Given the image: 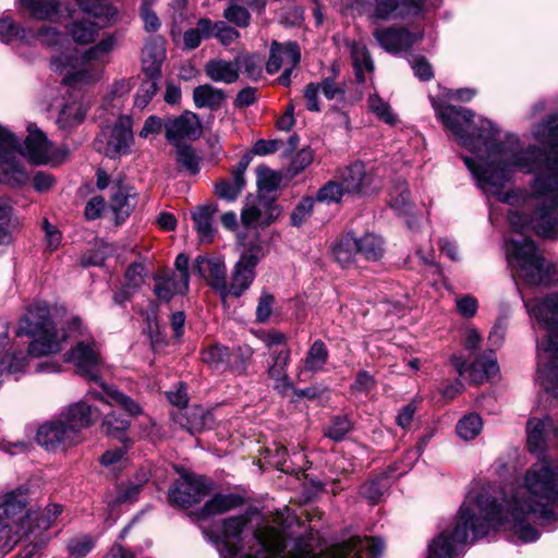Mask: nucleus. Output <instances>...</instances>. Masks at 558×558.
Listing matches in <instances>:
<instances>
[{
	"mask_svg": "<svg viewBox=\"0 0 558 558\" xmlns=\"http://www.w3.org/2000/svg\"><path fill=\"white\" fill-rule=\"evenodd\" d=\"M437 117L462 147L473 154L463 157L477 186L487 197L524 211L509 213V225L518 238L506 244V256L514 278L529 286L558 281V270L547 263L534 242L523 233L534 230L546 239L558 238V124L556 118L541 125L536 138L548 151L530 146L524 148L515 136L499 142L498 129L486 119L473 125L469 109L445 105Z\"/></svg>",
	"mask_w": 558,
	"mask_h": 558,
	"instance_id": "nucleus-1",
	"label": "nucleus"
},
{
	"mask_svg": "<svg viewBox=\"0 0 558 558\" xmlns=\"http://www.w3.org/2000/svg\"><path fill=\"white\" fill-rule=\"evenodd\" d=\"M558 504V465L547 458L533 463L509 492L483 488L470 493L461 505L454 524L437 536L427 558H453L458 548L486 536L492 527L505 525L522 542L539 537L531 520L554 518Z\"/></svg>",
	"mask_w": 558,
	"mask_h": 558,
	"instance_id": "nucleus-2",
	"label": "nucleus"
},
{
	"mask_svg": "<svg viewBox=\"0 0 558 558\" xmlns=\"http://www.w3.org/2000/svg\"><path fill=\"white\" fill-rule=\"evenodd\" d=\"M251 515L245 512L223 519L217 527L218 537L225 545V558H283L284 539L275 527L253 531ZM385 543L377 537H352L341 544L332 545L318 555L298 545L289 558H363L383 554Z\"/></svg>",
	"mask_w": 558,
	"mask_h": 558,
	"instance_id": "nucleus-3",
	"label": "nucleus"
},
{
	"mask_svg": "<svg viewBox=\"0 0 558 558\" xmlns=\"http://www.w3.org/2000/svg\"><path fill=\"white\" fill-rule=\"evenodd\" d=\"M21 5L36 20H53L59 13L61 0H20ZM87 17L75 20L68 28L71 38L78 45L95 43L99 31L116 22L118 10L100 0H77Z\"/></svg>",
	"mask_w": 558,
	"mask_h": 558,
	"instance_id": "nucleus-4",
	"label": "nucleus"
},
{
	"mask_svg": "<svg viewBox=\"0 0 558 558\" xmlns=\"http://www.w3.org/2000/svg\"><path fill=\"white\" fill-rule=\"evenodd\" d=\"M531 316L546 330L538 343L537 380L547 393L558 396V293L541 302H526Z\"/></svg>",
	"mask_w": 558,
	"mask_h": 558,
	"instance_id": "nucleus-5",
	"label": "nucleus"
},
{
	"mask_svg": "<svg viewBox=\"0 0 558 558\" xmlns=\"http://www.w3.org/2000/svg\"><path fill=\"white\" fill-rule=\"evenodd\" d=\"M84 325L78 317H73L68 323V329L57 330L49 316V308L44 302H35L25 315L20 319L16 329L17 336L27 335L33 337L29 343L32 356L49 355L59 352L66 338L83 336Z\"/></svg>",
	"mask_w": 558,
	"mask_h": 558,
	"instance_id": "nucleus-6",
	"label": "nucleus"
},
{
	"mask_svg": "<svg viewBox=\"0 0 558 558\" xmlns=\"http://www.w3.org/2000/svg\"><path fill=\"white\" fill-rule=\"evenodd\" d=\"M117 46L116 35L108 34L82 52L53 57L51 65L60 72L62 81L68 85L94 84L101 78Z\"/></svg>",
	"mask_w": 558,
	"mask_h": 558,
	"instance_id": "nucleus-7",
	"label": "nucleus"
},
{
	"mask_svg": "<svg viewBox=\"0 0 558 558\" xmlns=\"http://www.w3.org/2000/svg\"><path fill=\"white\" fill-rule=\"evenodd\" d=\"M66 361L73 363L78 373L88 381L99 383L100 390L90 389L86 393V398L99 399L109 405H119L130 415L141 413L142 409L137 402L100 381L104 363L94 341H78L66 353Z\"/></svg>",
	"mask_w": 558,
	"mask_h": 558,
	"instance_id": "nucleus-8",
	"label": "nucleus"
},
{
	"mask_svg": "<svg viewBox=\"0 0 558 558\" xmlns=\"http://www.w3.org/2000/svg\"><path fill=\"white\" fill-rule=\"evenodd\" d=\"M28 135L25 138L21 154L35 165H58L69 156L65 147H56L35 124L27 126Z\"/></svg>",
	"mask_w": 558,
	"mask_h": 558,
	"instance_id": "nucleus-9",
	"label": "nucleus"
},
{
	"mask_svg": "<svg viewBox=\"0 0 558 558\" xmlns=\"http://www.w3.org/2000/svg\"><path fill=\"white\" fill-rule=\"evenodd\" d=\"M266 251L260 244H254L241 255L231 271V281L223 291L222 299L240 298L253 283L257 264L265 257Z\"/></svg>",
	"mask_w": 558,
	"mask_h": 558,
	"instance_id": "nucleus-10",
	"label": "nucleus"
},
{
	"mask_svg": "<svg viewBox=\"0 0 558 558\" xmlns=\"http://www.w3.org/2000/svg\"><path fill=\"white\" fill-rule=\"evenodd\" d=\"M132 123L131 117L120 116L108 132L102 131L96 142L97 149L102 150L111 159L130 154L134 144Z\"/></svg>",
	"mask_w": 558,
	"mask_h": 558,
	"instance_id": "nucleus-11",
	"label": "nucleus"
},
{
	"mask_svg": "<svg viewBox=\"0 0 558 558\" xmlns=\"http://www.w3.org/2000/svg\"><path fill=\"white\" fill-rule=\"evenodd\" d=\"M20 143L13 133L0 126V180L8 184L21 185L27 174L16 160Z\"/></svg>",
	"mask_w": 558,
	"mask_h": 558,
	"instance_id": "nucleus-12",
	"label": "nucleus"
},
{
	"mask_svg": "<svg viewBox=\"0 0 558 558\" xmlns=\"http://www.w3.org/2000/svg\"><path fill=\"white\" fill-rule=\"evenodd\" d=\"M36 441L47 451L56 452L65 450L76 445L80 440L58 415L38 426Z\"/></svg>",
	"mask_w": 558,
	"mask_h": 558,
	"instance_id": "nucleus-13",
	"label": "nucleus"
},
{
	"mask_svg": "<svg viewBox=\"0 0 558 558\" xmlns=\"http://www.w3.org/2000/svg\"><path fill=\"white\" fill-rule=\"evenodd\" d=\"M210 490L209 482L194 474H186L181 482L169 493V498L173 504L181 507H189L199 502Z\"/></svg>",
	"mask_w": 558,
	"mask_h": 558,
	"instance_id": "nucleus-14",
	"label": "nucleus"
},
{
	"mask_svg": "<svg viewBox=\"0 0 558 558\" xmlns=\"http://www.w3.org/2000/svg\"><path fill=\"white\" fill-rule=\"evenodd\" d=\"M348 195H365L373 190L374 175L363 162L356 161L336 172Z\"/></svg>",
	"mask_w": 558,
	"mask_h": 558,
	"instance_id": "nucleus-15",
	"label": "nucleus"
},
{
	"mask_svg": "<svg viewBox=\"0 0 558 558\" xmlns=\"http://www.w3.org/2000/svg\"><path fill=\"white\" fill-rule=\"evenodd\" d=\"M165 132L166 138L174 146H179L184 140H197L202 135V123L195 113L185 111L165 121Z\"/></svg>",
	"mask_w": 558,
	"mask_h": 558,
	"instance_id": "nucleus-16",
	"label": "nucleus"
},
{
	"mask_svg": "<svg viewBox=\"0 0 558 558\" xmlns=\"http://www.w3.org/2000/svg\"><path fill=\"white\" fill-rule=\"evenodd\" d=\"M527 448L534 454H543L558 437V430L550 417H532L526 424Z\"/></svg>",
	"mask_w": 558,
	"mask_h": 558,
	"instance_id": "nucleus-17",
	"label": "nucleus"
},
{
	"mask_svg": "<svg viewBox=\"0 0 558 558\" xmlns=\"http://www.w3.org/2000/svg\"><path fill=\"white\" fill-rule=\"evenodd\" d=\"M25 497L19 493H10L0 505V542L13 541V530H17V522L23 519Z\"/></svg>",
	"mask_w": 558,
	"mask_h": 558,
	"instance_id": "nucleus-18",
	"label": "nucleus"
},
{
	"mask_svg": "<svg viewBox=\"0 0 558 558\" xmlns=\"http://www.w3.org/2000/svg\"><path fill=\"white\" fill-rule=\"evenodd\" d=\"M374 37L378 44L392 53L405 51L423 38L422 32H410L408 28H377Z\"/></svg>",
	"mask_w": 558,
	"mask_h": 558,
	"instance_id": "nucleus-19",
	"label": "nucleus"
},
{
	"mask_svg": "<svg viewBox=\"0 0 558 558\" xmlns=\"http://www.w3.org/2000/svg\"><path fill=\"white\" fill-rule=\"evenodd\" d=\"M427 3L435 7L437 0H375L371 17L374 21H386L393 15L417 14Z\"/></svg>",
	"mask_w": 558,
	"mask_h": 558,
	"instance_id": "nucleus-20",
	"label": "nucleus"
},
{
	"mask_svg": "<svg viewBox=\"0 0 558 558\" xmlns=\"http://www.w3.org/2000/svg\"><path fill=\"white\" fill-rule=\"evenodd\" d=\"M99 411L82 400L68 405L61 411L59 417L66 423L75 437L80 440L81 432L96 422Z\"/></svg>",
	"mask_w": 558,
	"mask_h": 558,
	"instance_id": "nucleus-21",
	"label": "nucleus"
},
{
	"mask_svg": "<svg viewBox=\"0 0 558 558\" xmlns=\"http://www.w3.org/2000/svg\"><path fill=\"white\" fill-rule=\"evenodd\" d=\"M192 271L208 280L209 284L220 293L227 289L226 266L221 258H207L197 256L193 263Z\"/></svg>",
	"mask_w": 558,
	"mask_h": 558,
	"instance_id": "nucleus-22",
	"label": "nucleus"
},
{
	"mask_svg": "<svg viewBox=\"0 0 558 558\" xmlns=\"http://www.w3.org/2000/svg\"><path fill=\"white\" fill-rule=\"evenodd\" d=\"M301 59V52L295 43L280 44L274 40L270 45L269 59L266 71L269 74L277 73L281 68H295Z\"/></svg>",
	"mask_w": 558,
	"mask_h": 558,
	"instance_id": "nucleus-23",
	"label": "nucleus"
},
{
	"mask_svg": "<svg viewBox=\"0 0 558 558\" xmlns=\"http://www.w3.org/2000/svg\"><path fill=\"white\" fill-rule=\"evenodd\" d=\"M274 208L257 196L246 197L245 205L241 211V221L244 226H268L275 220Z\"/></svg>",
	"mask_w": 558,
	"mask_h": 558,
	"instance_id": "nucleus-24",
	"label": "nucleus"
},
{
	"mask_svg": "<svg viewBox=\"0 0 558 558\" xmlns=\"http://www.w3.org/2000/svg\"><path fill=\"white\" fill-rule=\"evenodd\" d=\"M250 165V158L243 157L232 171L231 181L222 180L215 186V192L219 198L233 202L240 195L245 186L244 173Z\"/></svg>",
	"mask_w": 558,
	"mask_h": 558,
	"instance_id": "nucleus-25",
	"label": "nucleus"
},
{
	"mask_svg": "<svg viewBox=\"0 0 558 558\" xmlns=\"http://www.w3.org/2000/svg\"><path fill=\"white\" fill-rule=\"evenodd\" d=\"M189 291V282L185 277L178 278L171 274H162L155 277L154 293L159 301L169 302L174 295H183Z\"/></svg>",
	"mask_w": 558,
	"mask_h": 558,
	"instance_id": "nucleus-26",
	"label": "nucleus"
},
{
	"mask_svg": "<svg viewBox=\"0 0 558 558\" xmlns=\"http://www.w3.org/2000/svg\"><path fill=\"white\" fill-rule=\"evenodd\" d=\"M272 364L268 368V375L275 380V388L281 393H286L291 388L287 366L290 361V349L283 348L271 353Z\"/></svg>",
	"mask_w": 558,
	"mask_h": 558,
	"instance_id": "nucleus-27",
	"label": "nucleus"
},
{
	"mask_svg": "<svg viewBox=\"0 0 558 558\" xmlns=\"http://www.w3.org/2000/svg\"><path fill=\"white\" fill-rule=\"evenodd\" d=\"M239 60L226 61L214 59L206 63L205 73L214 82L231 84L239 78Z\"/></svg>",
	"mask_w": 558,
	"mask_h": 558,
	"instance_id": "nucleus-28",
	"label": "nucleus"
},
{
	"mask_svg": "<svg viewBox=\"0 0 558 558\" xmlns=\"http://www.w3.org/2000/svg\"><path fill=\"white\" fill-rule=\"evenodd\" d=\"M498 373L499 366L492 352L478 356L469 367V376L474 384H483L494 379Z\"/></svg>",
	"mask_w": 558,
	"mask_h": 558,
	"instance_id": "nucleus-29",
	"label": "nucleus"
},
{
	"mask_svg": "<svg viewBox=\"0 0 558 558\" xmlns=\"http://www.w3.org/2000/svg\"><path fill=\"white\" fill-rule=\"evenodd\" d=\"M135 196V192L132 187L125 185L114 187V193L111 197V208L118 223L124 221L134 209L136 205Z\"/></svg>",
	"mask_w": 558,
	"mask_h": 558,
	"instance_id": "nucleus-30",
	"label": "nucleus"
},
{
	"mask_svg": "<svg viewBox=\"0 0 558 558\" xmlns=\"http://www.w3.org/2000/svg\"><path fill=\"white\" fill-rule=\"evenodd\" d=\"M244 500L236 494H216L206 501L202 509L203 517L222 514L227 511L240 508Z\"/></svg>",
	"mask_w": 558,
	"mask_h": 558,
	"instance_id": "nucleus-31",
	"label": "nucleus"
},
{
	"mask_svg": "<svg viewBox=\"0 0 558 558\" xmlns=\"http://www.w3.org/2000/svg\"><path fill=\"white\" fill-rule=\"evenodd\" d=\"M216 211L217 206L209 204L196 208L192 214L194 227L202 241L209 242L214 238L215 229L213 227V217Z\"/></svg>",
	"mask_w": 558,
	"mask_h": 558,
	"instance_id": "nucleus-32",
	"label": "nucleus"
},
{
	"mask_svg": "<svg viewBox=\"0 0 558 558\" xmlns=\"http://www.w3.org/2000/svg\"><path fill=\"white\" fill-rule=\"evenodd\" d=\"M225 99V92L209 84L197 86L193 92V100L197 108L218 109Z\"/></svg>",
	"mask_w": 558,
	"mask_h": 558,
	"instance_id": "nucleus-33",
	"label": "nucleus"
},
{
	"mask_svg": "<svg viewBox=\"0 0 558 558\" xmlns=\"http://www.w3.org/2000/svg\"><path fill=\"white\" fill-rule=\"evenodd\" d=\"M328 360V350L325 343L322 340H316L310 347L305 359L303 360V368L301 369L299 376H301L302 372H311L316 373L324 368L326 362Z\"/></svg>",
	"mask_w": 558,
	"mask_h": 558,
	"instance_id": "nucleus-34",
	"label": "nucleus"
},
{
	"mask_svg": "<svg viewBox=\"0 0 558 558\" xmlns=\"http://www.w3.org/2000/svg\"><path fill=\"white\" fill-rule=\"evenodd\" d=\"M165 57V50L157 44H147L142 51L143 69L149 78H155L160 73V66Z\"/></svg>",
	"mask_w": 558,
	"mask_h": 558,
	"instance_id": "nucleus-35",
	"label": "nucleus"
},
{
	"mask_svg": "<svg viewBox=\"0 0 558 558\" xmlns=\"http://www.w3.org/2000/svg\"><path fill=\"white\" fill-rule=\"evenodd\" d=\"M26 362V356L22 352L4 354L0 359V386L10 377L23 373Z\"/></svg>",
	"mask_w": 558,
	"mask_h": 558,
	"instance_id": "nucleus-36",
	"label": "nucleus"
},
{
	"mask_svg": "<svg viewBox=\"0 0 558 558\" xmlns=\"http://www.w3.org/2000/svg\"><path fill=\"white\" fill-rule=\"evenodd\" d=\"M86 108L82 101L66 102L60 110L58 124L62 129H71L81 124L85 118Z\"/></svg>",
	"mask_w": 558,
	"mask_h": 558,
	"instance_id": "nucleus-37",
	"label": "nucleus"
},
{
	"mask_svg": "<svg viewBox=\"0 0 558 558\" xmlns=\"http://www.w3.org/2000/svg\"><path fill=\"white\" fill-rule=\"evenodd\" d=\"M130 421L116 411L108 413L101 424L102 432L113 438H117L125 445L128 441L126 430L130 427Z\"/></svg>",
	"mask_w": 558,
	"mask_h": 558,
	"instance_id": "nucleus-38",
	"label": "nucleus"
},
{
	"mask_svg": "<svg viewBox=\"0 0 558 558\" xmlns=\"http://www.w3.org/2000/svg\"><path fill=\"white\" fill-rule=\"evenodd\" d=\"M130 90L131 86L128 81L120 80L114 82L105 98L104 108L110 109L112 116L119 114Z\"/></svg>",
	"mask_w": 558,
	"mask_h": 558,
	"instance_id": "nucleus-39",
	"label": "nucleus"
},
{
	"mask_svg": "<svg viewBox=\"0 0 558 558\" xmlns=\"http://www.w3.org/2000/svg\"><path fill=\"white\" fill-rule=\"evenodd\" d=\"M351 58L356 78L359 82H364V72L372 73L374 71V62L368 50L364 45L354 43L351 46Z\"/></svg>",
	"mask_w": 558,
	"mask_h": 558,
	"instance_id": "nucleus-40",
	"label": "nucleus"
},
{
	"mask_svg": "<svg viewBox=\"0 0 558 558\" xmlns=\"http://www.w3.org/2000/svg\"><path fill=\"white\" fill-rule=\"evenodd\" d=\"M356 252L368 260H377L383 256V240L378 235L367 233L356 238Z\"/></svg>",
	"mask_w": 558,
	"mask_h": 558,
	"instance_id": "nucleus-41",
	"label": "nucleus"
},
{
	"mask_svg": "<svg viewBox=\"0 0 558 558\" xmlns=\"http://www.w3.org/2000/svg\"><path fill=\"white\" fill-rule=\"evenodd\" d=\"M367 107L377 119L386 124L396 125L399 122L398 116L392 111L390 104L376 93L368 96Z\"/></svg>",
	"mask_w": 558,
	"mask_h": 558,
	"instance_id": "nucleus-42",
	"label": "nucleus"
},
{
	"mask_svg": "<svg viewBox=\"0 0 558 558\" xmlns=\"http://www.w3.org/2000/svg\"><path fill=\"white\" fill-rule=\"evenodd\" d=\"M389 205L399 215H409L412 209L410 192L404 182H397L389 192Z\"/></svg>",
	"mask_w": 558,
	"mask_h": 558,
	"instance_id": "nucleus-43",
	"label": "nucleus"
},
{
	"mask_svg": "<svg viewBox=\"0 0 558 558\" xmlns=\"http://www.w3.org/2000/svg\"><path fill=\"white\" fill-rule=\"evenodd\" d=\"M348 195L340 180L335 175L326 182L316 193L315 199L319 203L339 204Z\"/></svg>",
	"mask_w": 558,
	"mask_h": 558,
	"instance_id": "nucleus-44",
	"label": "nucleus"
},
{
	"mask_svg": "<svg viewBox=\"0 0 558 558\" xmlns=\"http://www.w3.org/2000/svg\"><path fill=\"white\" fill-rule=\"evenodd\" d=\"M230 353L227 347L215 343L202 353V360L214 369L226 368L229 364Z\"/></svg>",
	"mask_w": 558,
	"mask_h": 558,
	"instance_id": "nucleus-45",
	"label": "nucleus"
},
{
	"mask_svg": "<svg viewBox=\"0 0 558 558\" xmlns=\"http://www.w3.org/2000/svg\"><path fill=\"white\" fill-rule=\"evenodd\" d=\"M356 245V238L348 234L333 247L335 258L342 267H347L354 262L355 255L359 254Z\"/></svg>",
	"mask_w": 558,
	"mask_h": 558,
	"instance_id": "nucleus-46",
	"label": "nucleus"
},
{
	"mask_svg": "<svg viewBox=\"0 0 558 558\" xmlns=\"http://www.w3.org/2000/svg\"><path fill=\"white\" fill-rule=\"evenodd\" d=\"M210 20H198L196 27L187 29L183 35V43L186 49H195L199 46L202 38H209Z\"/></svg>",
	"mask_w": 558,
	"mask_h": 558,
	"instance_id": "nucleus-47",
	"label": "nucleus"
},
{
	"mask_svg": "<svg viewBox=\"0 0 558 558\" xmlns=\"http://www.w3.org/2000/svg\"><path fill=\"white\" fill-rule=\"evenodd\" d=\"M29 37V32H27L24 28L17 27L10 16H3L0 19L1 41L8 44L15 39L28 40Z\"/></svg>",
	"mask_w": 558,
	"mask_h": 558,
	"instance_id": "nucleus-48",
	"label": "nucleus"
},
{
	"mask_svg": "<svg viewBox=\"0 0 558 558\" xmlns=\"http://www.w3.org/2000/svg\"><path fill=\"white\" fill-rule=\"evenodd\" d=\"M482 426V418L477 414L471 413L458 422L457 433L461 438L470 440L480 434Z\"/></svg>",
	"mask_w": 558,
	"mask_h": 558,
	"instance_id": "nucleus-49",
	"label": "nucleus"
},
{
	"mask_svg": "<svg viewBox=\"0 0 558 558\" xmlns=\"http://www.w3.org/2000/svg\"><path fill=\"white\" fill-rule=\"evenodd\" d=\"M95 546V539L90 535H78L69 539L66 549L72 558L85 557Z\"/></svg>",
	"mask_w": 558,
	"mask_h": 558,
	"instance_id": "nucleus-50",
	"label": "nucleus"
},
{
	"mask_svg": "<svg viewBox=\"0 0 558 558\" xmlns=\"http://www.w3.org/2000/svg\"><path fill=\"white\" fill-rule=\"evenodd\" d=\"M324 97L328 100H342L347 92L344 81L335 80V76H327L319 83Z\"/></svg>",
	"mask_w": 558,
	"mask_h": 558,
	"instance_id": "nucleus-51",
	"label": "nucleus"
},
{
	"mask_svg": "<svg viewBox=\"0 0 558 558\" xmlns=\"http://www.w3.org/2000/svg\"><path fill=\"white\" fill-rule=\"evenodd\" d=\"M209 37H215L221 43V45L229 46L238 40L240 33L235 28L229 26L226 22L219 21L213 23L210 21Z\"/></svg>",
	"mask_w": 558,
	"mask_h": 558,
	"instance_id": "nucleus-52",
	"label": "nucleus"
},
{
	"mask_svg": "<svg viewBox=\"0 0 558 558\" xmlns=\"http://www.w3.org/2000/svg\"><path fill=\"white\" fill-rule=\"evenodd\" d=\"M281 182V175L266 166L256 169V183L260 191H275Z\"/></svg>",
	"mask_w": 558,
	"mask_h": 558,
	"instance_id": "nucleus-53",
	"label": "nucleus"
},
{
	"mask_svg": "<svg viewBox=\"0 0 558 558\" xmlns=\"http://www.w3.org/2000/svg\"><path fill=\"white\" fill-rule=\"evenodd\" d=\"M389 483L386 477H378L365 483L361 487V495L372 504H376L388 489Z\"/></svg>",
	"mask_w": 558,
	"mask_h": 558,
	"instance_id": "nucleus-54",
	"label": "nucleus"
},
{
	"mask_svg": "<svg viewBox=\"0 0 558 558\" xmlns=\"http://www.w3.org/2000/svg\"><path fill=\"white\" fill-rule=\"evenodd\" d=\"M175 147L178 162L191 174H196L199 171L201 159L196 156L194 150L190 146L182 144Z\"/></svg>",
	"mask_w": 558,
	"mask_h": 558,
	"instance_id": "nucleus-55",
	"label": "nucleus"
},
{
	"mask_svg": "<svg viewBox=\"0 0 558 558\" xmlns=\"http://www.w3.org/2000/svg\"><path fill=\"white\" fill-rule=\"evenodd\" d=\"M352 424L345 416H336L325 430V436L333 441H340L351 430Z\"/></svg>",
	"mask_w": 558,
	"mask_h": 558,
	"instance_id": "nucleus-56",
	"label": "nucleus"
},
{
	"mask_svg": "<svg viewBox=\"0 0 558 558\" xmlns=\"http://www.w3.org/2000/svg\"><path fill=\"white\" fill-rule=\"evenodd\" d=\"M315 198L303 197L291 213V223L300 227L312 214Z\"/></svg>",
	"mask_w": 558,
	"mask_h": 558,
	"instance_id": "nucleus-57",
	"label": "nucleus"
},
{
	"mask_svg": "<svg viewBox=\"0 0 558 558\" xmlns=\"http://www.w3.org/2000/svg\"><path fill=\"white\" fill-rule=\"evenodd\" d=\"M223 17L239 27H246L251 22L250 12L236 4L229 5L223 12Z\"/></svg>",
	"mask_w": 558,
	"mask_h": 558,
	"instance_id": "nucleus-58",
	"label": "nucleus"
},
{
	"mask_svg": "<svg viewBox=\"0 0 558 558\" xmlns=\"http://www.w3.org/2000/svg\"><path fill=\"white\" fill-rule=\"evenodd\" d=\"M157 92V83L155 82L154 78H150L146 82H144L136 96H135V106L138 107V108H144L148 102L149 100L154 97V95L156 94Z\"/></svg>",
	"mask_w": 558,
	"mask_h": 558,
	"instance_id": "nucleus-59",
	"label": "nucleus"
},
{
	"mask_svg": "<svg viewBox=\"0 0 558 558\" xmlns=\"http://www.w3.org/2000/svg\"><path fill=\"white\" fill-rule=\"evenodd\" d=\"M239 65L251 80H257L262 75V61L255 56H245L239 60Z\"/></svg>",
	"mask_w": 558,
	"mask_h": 558,
	"instance_id": "nucleus-60",
	"label": "nucleus"
},
{
	"mask_svg": "<svg viewBox=\"0 0 558 558\" xmlns=\"http://www.w3.org/2000/svg\"><path fill=\"white\" fill-rule=\"evenodd\" d=\"M320 92L319 83H308L304 88L305 106L308 111L318 112L320 111L318 94Z\"/></svg>",
	"mask_w": 558,
	"mask_h": 558,
	"instance_id": "nucleus-61",
	"label": "nucleus"
},
{
	"mask_svg": "<svg viewBox=\"0 0 558 558\" xmlns=\"http://www.w3.org/2000/svg\"><path fill=\"white\" fill-rule=\"evenodd\" d=\"M144 267L138 264L131 265L125 272L126 283L123 287H128L131 291H135L144 280Z\"/></svg>",
	"mask_w": 558,
	"mask_h": 558,
	"instance_id": "nucleus-62",
	"label": "nucleus"
},
{
	"mask_svg": "<svg viewBox=\"0 0 558 558\" xmlns=\"http://www.w3.org/2000/svg\"><path fill=\"white\" fill-rule=\"evenodd\" d=\"M274 305V296L269 293H262L257 307H256V319L260 323L268 320L271 315Z\"/></svg>",
	"mask_w": 558,
	"mask_h": 558,
	"instance_id": "nucleus-63",
	"label": "nucleus"
},
{
	"mask_svg": "<svg viewBox=\"0 0 558 558\" xmlns=\"http://www.w3.org/2000/svg\"><path fill=\"white\" fill-rule=\"evenodd\" d=\"M411 66L416 77L428 81L434 76L430 63L424 57H416L412 60Z\"/></svg>",
	"mask_w": 558,
	"mask_h": 558,
	"instance_id": "nucleus-64",
	"label": "nucleus"
}]
</instances>
